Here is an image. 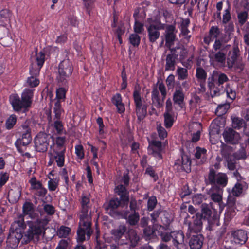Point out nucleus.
Returning a JSON list of instances; mask_svg holds the SVG:
<instances>
[{
    "instance_id": "nucleus-18",
    "label": "nucleus",
    "mask_w": 249,
    "mask_h": 249,
    "mask_svg": "<svg viewBox=\"0 0 249 249\" xmlns=\"http://www.w3.org/2000/svg\"><path fill=\"white\" fill-rule=\"evenodd\" d=\"M122 208L127 206L126 205H123L122 201L119 200L117 197H114L112 198L108 202L107 205L105 207L106 210L108 211V213L112 216H122V214L124 211L122 212L116 211V209L119 207Z\"/></svg>"
},
{
    "instance_id": "nucleus-61",
    "label": "nucleus",
    "mask_w": 249,
    "mask_h": 249,
    "mask_svg": "<svg viewBox=\"0 0 249 249\" xmlns=\"http://www.w3.org/2000/svg\"><path fill=\"white\" fill-rule=\"evenodd\" d=\"M151 226H148L143 228V235L147 237H150L152 235H154L155 232V230L154 229L153 227Z\"/></svg>"
},
{
    "instance_id": "nucleus-19",
    "label": "nucleus",
    "mask_w": 249,
    "mask_h": 249,
    "mask_svg": "<svg viewBox=\"0 0 249 249\" xmlns=\"http://www.w3.org/2000/svg\"><path fill=\"white\" fill-rule=\"evenodd\" d=\"M223 136L226 143L232 145L238 143L241 139L239 133L232 128H226L223 133Z\"/></svg>"
},
{
    "instance_id": "nucleus-59",
    "label": "nucleus",
    "mask_w": 249,
    "mask_h": 249,
    "mask_svg": "<svg viewBox=\"0 0 249 249\" xmlns=\"http://www.w3.org/2000/svg\"><path fill=\"white\" fill-rule=\"evenodd\" d=\"M157 204V200L155 196H152L148 198L147 201V210L153 211Z\"/></svg>"
},
{
    "instance_id": "nucleus-52",
    "label": "nucleus",
    "mask_w": 249,
    "mask_h": 249,
    "mask_svg": "<svg viewBox=\"0 0 249 249\" xmlns=\"http://www.w3.org/2000/svg\"><path fill=\"white\" fill-rule=\"evenodd\" d=\"M129 40L134 47H138L140 43L141 37L137 34H132L129 36Z\"/></svg>"
},
{
    "instance_id": "nucleus-38",
    "label": "nucleus",
    "mask_w": 249,
    "mask_h": 249,
    "mask_svg": "<svg viewBox=\"0 0 249 249\" xmlns=\"http://www.w3.org/2000/svg\"><path fill=\"white\" fill-rule=\"evenodd\" d=\"M246 125V123L243 119L237 117L232 118V126L233 128L239 130L244 127L245 129Z\"/></svg>"
},
{
    "instance_id": "nucleus-39",
    "label": "nucleus",
    "mask_w": 249,
    "mask_h": 249,
    "mask_svg": "<svg viewBox=\"0 0 249 249\" xmlns=\"http://www.w3.org/2000/svg\"><path fill=\"white\" fill-rule=\"evenodd\" d=\"M173 99L175 104L180 106L183 104L184 99V95L182 89L176 90L173 94Z\"/></svg>"
},
{
    "instance_id": "nucleus-53",
    "label": "nucleus",
    "mask_w": 249,
    "mask_h": 249,
    "mask_svg": "<svg viewBox=\"0 0 249 249\" xmlns=\"http://www.w3.org/2000/svg\"><path fill=\"white\" fill-rule=\"evenodd\" d=\"M22 209L24 214H31L34 211V205L30 202H26L23 204Z\"/></svg>"
},
{
    "instance_id": "nucleus-33",
    "label": "nucleus",
    "mask_w": 249,
    "mask_h": 249,
    "mask_svg": "<svg viewBox=\"0 0 249 249\" xmlns=\"http://www.w3.org/2000/svg\"><path fill=\"white\" fill-rule=\"evenodd\" d=\"M111 101L112 103L116 107L117 111L119 113H121L124 112V105L122 103V96L120 94L117 93L114 95L112 97Z\"/></svg>"
},
{
    "instance_id": "nucleus-48",
    "label": "nucleus",
    "mask_w": 249,
    "mask_h": 249,
    "mask_svg": "<svg viewBox=\"0 0 249 249\" xmlns=\"http://www.w3.org/2000/svg\"><path fill=\"white\" fill-rule=\"evenodd\" d=\"M66 90L64 88H59L56 90V98L57 99L56 101L57 102L58 101L59 102V104L61 105V100H62L63 101H64L66 98Z\"/></svg>"
},
{
    "instance_id": "nucleus-20",
    "label": "nucleus",
    "mask_w": 249,
    "mask_h": 249,
    "mask_svg": "<svg viewBox=\"0 0 249 249\" xmlns=\"http://www.w3.org/2000/svg\"><path fill=\"white\" fill-rule=\"evenodd\" d=\"M23 237V234L21 231H18L10 229V232L7 239V246L14 249L16 248L19 243L20 240Z\"/></svg>"
},
{
    "instance_id": "nucleus-34",
    "label": "nucleus",
    "mask_w": 249,
    "mask_h": 249,
    "mask_svg": "<svg viewBox=\"0 0 249 249\" xmlns=\"http://www.w3.org/2000/svg\"><path fill=\"white\" fill-rule=\"evenodd\" d=\"M227 50L226 49H222L220 51L216 52L212 51L211 55H213V60L219 63H224L226 60V56Z\"/></svg>"
},
{
    "instance_id": "nucleus-43",
    "label": "nucleus",
    "mask_w": 249,
    "mask_h": 249,
    "mask_svg": "<svg viewBox=\"0 0 249 249\" xmlns=\"http://www.w3.org/2000/svg\"><path fill=\"white\" fill-rule=\"evenodd\" d=\"M231 155L238 160H245L248 157L246 149L243 146H242L239 150L231 154Z\"/></svg>"
},
{
    "instance_id": "nucleus-11",
    "label": "nucleus",
    "mask_w": 249,
    "mask_h": 249,
    "mask_svg": "<svg viewBox=\"0 0 249 249\" xmlns=\"http://www.w3.org/2000/svg\"><path fill=\"white\" fill-rule=\"evenodd\" d=\"M127 228L125 225L121 224L116 228L111 230L110 233L113 240L119 244V245H124L127 244V239L123 237L127 234Z\"/></svg>"
},
{
    "instance_id": "nucleus-3",
    "label": "nucleus",
    "mask_w": 249,
    "mask_h": 249,
    "mask_svg": "<svg viewBox=\"0 0 249 249\" xmlns=\"http://www.w3.org/2000/svg\"><path fill=\"white\" fill-rule=\"evenodd\" d=\"M33 97V90L26 89L21 94V97L17 94L10 96V102L15 111L25 113L31 106Z\"/></svg>"
},
{
    "instance_id": "nucleus-32",
    "label": "nucleus",
    "mask_w": 249,
    "mask_h": 249,
    "mask_svg": "<svg viewBox=\"0 0 249 249\" xmlns=\"http://www.w3.org/2000/svg\"><path fill=\"white\" fill-rule=\"evenodd\" d=\"M26 225L24 220V217L22 215H20L18 217V219L15 221L11 225L10 229L12 230H14L19 232V231H21L22 233L23 230L26 228Z\"/></svg>"
},
{
    "instance_id": "nucleus-24",
    "label": "nucleus",
    "mask_w": 249,
    "mask_h": 249,
    "mask_svg": "<svg viewBox=\"0 0 249 249\" xmlns=\"http://www.w3.org/2000/svg\"><path fill=\"white\" fill-rule=\"evenodd\" d=\"M191 159L187 155H183L181 157V160H176L174 166L177 167L179 171L181 169L186 173H190L191 171Z\"/></svg>"
},
{
    "instance_id": "nucleus-55",
    "label": "nucleus",
    "mask_w": 249,
    "mask_h": 249,
    "mask_svg": "<svg viewBox=\"0 0 249 249\" xmlns=\"http://www.w3.org/2000/svg\"><path fill=\"white\" fill-rule=\"evenodd\" d=\"M227 3L229 5V6L227 9H226L224 11V13L223 15V18H222V23L223 24H226L229 22V21L231 19V8L230 6V3L228 0L227 1Z\"/></svg>"
},
{
    "instance_id": "nucleus-35",
    "label": "nucleus",
    "mask_w": 249,
    "mask_h": 249,
    "mask_svg": "<svg viewBox=\"0 0 249 249\" xmlns=\"http://www.w3.org/2000/svg\"><path fill=\"white\" fill-rule=\"evenodd\" d=\"M65 151V148H63L60 151L57 150H53V158L55 160L57 165L59 167H62L64 165Z\"/></svg>"
},
{
    "instance_id": "nucleus-1",
    "label": "nucleus",
    "mask_w": 249,
    "mask_h": 249,
    "mask_svg": "<svg viewBox=\"0 0 249 249\" xmlns=\"http://www.w3.org/2000/svg\"><path fill=\"white\" fill-rule=\"evenodd\" d=\"M140 207L135 198H131L129 209L124 211L122 217L125 219L126 223L131 226H135L139 224L141 228L148 226L149 218L142 217L140 219L139 211Z\"/></svg>"
},
{
    "instance_id": "nucleus-64",
    "label": "nucleus",
    "mask_w": 249,
    "mask_h": 249,
    "mask_svg": "<svg viewBox=\"0 0 249 249\" xmlns=\"http://www.w3.org/2000/svg\"><path fill=\"white\" fill-rule=\"evenodd\" d=\"M134 30L135 34H142L144 31L143 24L136 19Z\"/></svg>"
},
{
    "instance_id": "nucleus-12",
    "label": "nucleus",
    "mask_w": 249,
    "mask_h": 249,
    "mask_svg": "<svg viewBox=\"0 0 249 249\" xmlns=\"http://www.w3.org/2000/svg\"><path fill=\"white\" fill-rule=\"evenodd\" d=\"M81 212L80 214V219H81L82 225H84L85 223L89 222L91 220V213H88L90 208V199L89 198L84 195L82 196L81 201Z\"/></svg>"
},
{
    "instance_id": "nucleus-5",
    "label": "nucleus",
    "mask_w": 249,
    "mask_h": 249,
    "mask_svg": "<svg viewBox=\"0 0 249 249\" xmlns=\"http://www.w3.org/2000/svg\"><path fill=\"white\" fill-rule=\"evenodd\" d=\"M141 87L139 84L135 86L133 97L135 107V112L140 123L147 115V105L143 102L140 95Z\"/></svg>"
},
{
    "instance_id": "nucleus-21",
    "label": "nucleus",
    "mask_w": 249,
    "mask_h": 249,
    "mask_svg": "<svg viewBox=\"0 0 249 249\" xmlns=\"http://www.w3.org/2000/svg\"><path fill=\"white\" fill-rule=\"evenodd\" d=\"M162 150L161 142L156 140L149 141L148 150L149 154L152 155L156 158L162 159V156L161 154Z\"/></svg>"
},
{
    "instance_id": "nucleus-47",
    "label": "nucleus",
    "mask_w": 249,
    "mask_h": 249,
    "mask_svg": "<svg viewBox=\"0 0 249 249\" xmlns=\"http://www.w3.org/2000/svg\"><path fill=\"white\" fill-rule=\"evenodd\" d=\"M236 196H234L233 195H229L228 196L227 203L225 205H226L227 208L236 209Z\"/></svg>"
},
{
    "instance_id": "nucleus-50",
    "label": "nucleus",
    "mask_w": 249,
    "mask_h": 249,
    "mask_svg": "<svg viewBox=\"0 0 249 249\" xmlns=\"http://www.w3.org/2000/svg\"><path fill=\"white\" fill-rule=\"evenodd\" d=\"M236 209L227 208L226 212L225 213V223L230 221L236 215Z\"/></svg>"
},
{
    "instance_id": "nucleus-28",
    "label": "nucleus",
    "mask_w": 249,
    "mask_h": 249,
    "mask_svg": "<svg viewBox=\"0 0 249 249\" xmlns=\"http://www.w3.org/2000/svg\"><path fill=\"white\" fill-rule=\"evenodd\" d=\"M220 30L218 26H212L209 31L208 35L205 36L204 37V42L208 45H209L214 38L217 39V38L220 35Z\"/></svg>"
},
{
    "instance_id": "nucleus-49",
    "label": "nucleus",
    "mask_w": 249,
    "mask_h": 249,
    "mask_svg": "<svg viewBox=\"0 0 249 249\" xmlns=\"http://www.w3.org/2000/svg\"><path fill=\"white\" fill-rule=\"evenodd\" d=\"M217 83L219 86L222 85L224 83L229 81L228 76L223 73L216 71Z\"/></svg>"
},
{
    "instance_id": "nucleus-45",
    "label": "nucleus",
    "mask_w": 249,
    "mask_h": 249,
    "mask_svg": "<svg viewBox=\"0 0 249 249\" xmlns=\"http://www.w3.org/2000/svg\"><path fill=\"white\" fill-rule=\"evenodd\" d=\"M229 39L227 40H223L220 39H216L213 47V51L216 52V51H220L222 49H226V46L222 43V41L224 40V42H227Z\"/></svg>"
},
{
    "instance_id": "nucleus-2",
    "label": "nucleus",
    "mask_w": 249,
    "mask_h": 249,
    "mask_svg": "<svg viewBox=\"0 0 249 249\" xmlns=\"http://www.w3.org/2000/svg\"><path fill=\"white\" fill-rule=\"evenodd\" d=\"M50 219L46 217L43 219H37L35 221H28L29 228L25 234L24 240L26 243L31 241L38 242L40 237L45 234L46 226Z\"/></svg>"
},
{
    "instance_id": "nucleus-31",
    "label": "nucleus",
    "mask_w": 249,
    "mask_h": 249,
    "mask_svg": "<svg viewBox=\"0 0 249 249\" xmlns=\"http://www.w3.org/2000/svg\"><path fill=\"white\" fill-rule=\"evenodd\" d=\"M151 93V100L153 104L158 108L162 107L165 98H163V96H161V98H160L159 90L157 88H154Z\"/></svg>"
},
{
    "instance_id": "nucleus-17",
    "label": "nucleus",
    "mask_w": 249,
    "mask_h": 249,
    "mask_svg": "<svg viewBox=\"0 0 249 249\" xmlns=\"http://www.w3.org/2000/svg\"><path fill=\"white\" fill-rule=\"evenodd\" d=\"M177 30L175 25H167L165 27L164 36L165 46L168 48H173L172 46L174 44L176 39V33Z\"/></svg>"
},
{
    "instance_id": "nucleus-51",
    "label": "nucleus",
    "mask_w": 249,
    "mask_h": 249,
    "mask_svg": "<svg viewBox=\"0 0 249 249\" xmlns=\"http://www.w3.org/2000/svg\"><path fill=\"white\" fill-rule=\"evenodd\" d=\"M196 77L198 80L205 81L207 78V73L201 67H198L196 70Z\"/></svg>"
},
{
    "instance_id": "nucleus-8",
    "label": "nucleus",
    "mask_w": 249,
    "mask_h": 249,
    "mask_svg": "<svg viewBox=\"0 0 249 249\" xmlns=\"http://www.w3.org/2000/svg\"><path fill=\"white\" fill-rule=\"evenodd\" d=\"M53 136L44 132H39L34 139L35 146L39 152H45L47 151Z\"/></svg>"
},
{
    "instance_id": "nucleus-30",
    "label": "nucleus",
    "mask_w": 249,
    "mask_h": 249,
    "mask_svg": "<svg viewBox=\"0 0 249 249\" xmlns=\"http://www.w3.org/2000/svg\"><path fill=\"white\" fill-rule=\"evenodd\" d=\"M240 50L237 46L233 47L231 55L227 59V65L229 68L231 69L234 66L235 62L240 59Z\"/></svg>"
},
{
    "instance_id": "nucleus-62",
    "label": "nucleus",
    "mask_w": 249,
    "mask_h": 249,
    "mask_svg": "<svg viewBox=\"0 0 249 249\" xmlns=\"http://www.w3.org/2000/svg\"><path fill=\"white\" fill-rule=\"evenodd\" d=\"M41 68V67H39V66L36 67V64L32 63L30 69L31 76L37 77L39 74Z\"/></svg>"
},
{
    "instance_id": "nucleus-56",
    "label": "nucleus",
    "mask_w": 249,
    "mask_h": 249,
    "mask_svg": "<svg viewBox=\"0 0 249 249\" xmlns=\"http://www.w3.org/2000/svg\"><path fill=\"white\" fill-rule=\"evenodd\" d=\"M179 80L186 79L188 77V71L186 69L179 67L177 70Z\"/></svg>"
},
{
    "instance_id": "nucleus-7",
    "label": "nucleus",
    "mask_w": 249,
    "mask_h": 249,
    "mask_svg": "<svg viewBox=\"0 0 249 249\" xmlns=\"http://www.w3.org/2000/svg\"><path fill=\"white\" fill-rule=\"evenodd\" d=\"M29 124V122L26 121L21 125L20 133L21 134V138L17 139L15 143L18 151L21 153L24 151L22 147H26L32 142L31 129Z\"/></svg>"
},
{
    "instance_id": "nucleus-36",
    "label": "nucleus",
    "mask_w": 249,
    "mask_h": 249,
    "mask_svg": "<svg viewBox=\"0 0 249 249\" xmlns=\"http://www.w3.org/2000/svg\"><path fill=\"white\" fill-rule=\"evenodd\" d=\"M201 213H200V216L202 217L203 219L207 220L210 221L212 219V212L210 208V206L204 203L201 205Z\"/></svg>"
},
{
    "instance_id": "nucleus-58",
    "label": "nucleus",
    "mask_w": 249,
    "mask_h": 249,
    "mask_svg": "<svg viewBox=\"0 0 249 249\" xmlns=\"http://www.w3.org/2000/svg\"><path fill=\"white\" fill-rule=\"evenodd\" d=\"M17 121V117L15 115H11L7 120L6 122V127L7 129H10L12 128L15 124Z\"/></svg>"
},
{
    "instance_id": "nucleus-23",
    "label": "nucleus",
    "mask_w": 249,
    "mask_h": 249,
    "mask_svg": "<svg viewBox=\"0 0 249 249\" xmlns=\"http://www.w3.org/2000/svg\"><path fill=\"white\" fill-rule=\"evenodd\" d=\"M115 193L119 196V200L122 201L123 205L128 206L130 203L129 193L127 191L125 186L122 184L119 185L114 189Z\"/></svg>"
},
{
    "instance_id": "nucleus-29",
    "label": "nucleus",
    "mask_w": 249,
    "mask_h": 249,
    "mask_svg": "<svg viewBox=\"0 0 249 249\" xmlns=\"http://www.w3.org/2000/svg\"><path fill=\"white\" fill-rule=\"evenodd\" d=\"M232 235L233 241L236 244H244L248 239L246 231L242 230H238L232 232Z\"/></svg>"
},
{
    "instance_id": "nucleus-25",
    "label": "nucleus",
    "mask_w": 249,
    "mask_h": 249,
    "mask_svg": "<svg viewBox=\"0 0 249 249\" xmlns=\"http://www.w3.org/2000/svg\"><path fill=\"white\" fill-rule=\"evenodd\" d=\"M172 243L177 249H185L184 234L182 231H173Z\"/></svg>"
},
{
    "instance_id": "nucleus-6",
    "label": "nucleus",
    "mask_w": 249,
    "mask_h": 249,
    "mask_svg": "<svg viewBox=\"0 0 249 249\" xmlns=\"http://www.w3.org/2000/svg\"><path fill=\"white\" fill-rule=\"evenodd\" d=\"M73 68L71 62L69 59H65L61 62L58 66L57 81L61 85H66L71 75Z\"/></svg>"
},
{
    "instance_id": "nucleus-57",
    "label": "nucleus",
    "mask_w": 249,
    "mask_h": 249,
    "mask_svg": "<svg viewBox=\"0 0 249 249\" xmlns=\"http://www.w3.org/2000/svg\"><path fill=\"white\" fill-rule=\"evenodd\" d=\"M70 242L69 239H62L59 241L55 249H70Z\"/></svg>"
},
{
    "instance_id": "nucleus-54",
    "label": "nucleus",
    "mask_w": 249,
    "mask_h": 249,
    "mask_svg": "<svg viewBox=\"0 0 249 249\" xmlns=\"http://www.w3.org/2000/svg\"><path fill=\"white\" fill-rule=\"evenodd\" d=\"M35 61L36 62V65L39 67H42L45 61V54L40 51L39 53H36L35 56Z\"/></svg>"
},
{
    "instance_id": "nucleus-4",
    "label": "nucleus",
    "mask_w": 249,
    "mask_h": 249,
    "mask_svg": "<svg viewBox=\"0 0 249 249\" xmlns=\"http://www.w3.org/2000/svg\"><path fill=\"white\" fill-rule=\"evenodd\" d=\"M228 177L226 173H217L213 167H210L207 178L205 179L206 185H211L213 191L222 192V189L228 184Z\"/></svg>"
},
{
    "instance_id": "nucleus-44",
    "label": "nucleus",
    "mask_w": 249,
    "mask_h": 249,
    "mask_svg": "<svg viewBox=\"0 0 249 249\" xmlns=\"http://www.w3.org/2000/svg\"><path fill=\"white\" fill-rule=\"evenodd\" d=\"M230 107V104L225 103L219 105L215 110V113L217 116H222L226 114Z\"/></svg>"
},
{
    "instance_id": "nucleus-22",
    "label": "nucleus",
    "mask_w": 249,
    "mask_h": 249,
    "mask_svg": "<svg viewBox=\"0 0 249 249\" xmlns=\"http://www.w3.org/2000/svg\"><path fill=\"white\" fill-rule=\"evenodd\" d=\"M125 239H127V244L124 245H128L129 249H133L138 245L140 241V237L135 230L131 229L128 231L125 235Z\"/></svg>"
},
{
    "instance_id": "nucleus-16",
    "label": "nucleus",
    "mask_w": 249,
    "mask_h": 249,
    "mask_svg": "<svg viewBox=\"0 0 249 249\" xmlns=\"http://www.w3.org/2000/svg\"><path fill=\"white\" fill-rule=\"evenodd\" d=\"M81 221L80 219L79 223V228L77 231L78 242H83L85 240V234L87 235L88 239L90 238L92 233V230L91 228V220L89 222L85 223L84 225L81 223Z\"/></svg>"
},
{
    "instance_id": "nucleus-27",
    "label": "nucleus",
    "mask_w": 249,
    "mask_h": 249,
    "mask_svg": "<svg viewBox=\"0 0 249 249\" xmlns=\"http://www.w3.org/2000/svg\"><path fill=\"white\" fill-rule=\"evenodd\" d=\"M195 233L190 237L189 246L191 249H200L203 243L204 237L201 234Z\"/></svg>"
},
{
    "instance_id": "nucleus-42",
    "label": "nucleus",
    "mask_w": 249,
    "mask_h": 249,
    "mask_svg": "<svg viewBox=\"0 0 249 249\" xmlns=\"http://www.w3.org/2000/svg\"><path fill=\"white\" fill-rule=\"evenodd\" d=\"M164 119V126L166 128H171L174 122V113L164 112L163 114Z\"/></svg>"
},
{
    "instance_id": "nucleus-15",
    "label": "nucleus",
    "mask_w": 249,
    "mask_h": 249,
    "mask_svg": "<svg viewBox=\"0 0 249 249\" xmlns=\"http://www.w3.org/2000/svg\"><path fill=\"white\" fill-rule=\"evenodd\" d=\"M178 48L175 47L173 48L168 49L170 53L166 55L165 71H174L176 65V61L178 56V53L177 49Z\"/></svg>"
},
{
    "instance_id": "nucleus-40",
    "label": "nucleus",
    "mask_w": 249,
    "mask_h": 249,
    "mask_svg": "<svg viewBox=\"0 0 249 249\" xmlns=\"http://www.w3.org/2000/svg\"><path fill=\"white\" fill-rule=\"evenodd\" d=\"M211 190L213 191V190L211 189L209 194L210 195L212 200L214 202L218 203L220 208L224 207L225 206V204L222 202V196L220 194L221 192L215 191V192L211 193Z\"/></svg>"
},
{
    "instance_id": "nucleus-41",
    "label": "nucleus",
    "mask_w": 249,
    "mask_h": 249,
    "mask_svg": "<svg viewBox=\"0 0 249 249\" xmlns=\"http://www.w3.org/2000/svg\"><path fill=\"white\" fill-rule=\"evenodd\" d=\"M238 23L240 26L244 25L247 21L248 18V11H241L237 12Z\"/></svg>"
},
{
    "instance_id": "nucleus-10",
    "label": "nucleus",
    "mask_w": 249,
    "mask_h": 249,
    "mask_svg": "<svg viewBox=\"0 0 249 249\" xmlns=\"http://www.w3.org/2000/svg\"><path fill=\"white\" fill-rule=\"evenodd\" d=\"M151 221L153 225H155L157 218L160 216L161 223L166 227L169 226L173 221V217L168 212L161 210L160 208L154 211L151 214Z\"/></svg>"
},
{
    "instance_id": "nucleus-63",
    "label": "nucleus",
    "mask_w": 249,
    "mask_h": 249,
    "mask_svg": "<svg viewBox=\"0 0 249 249\" xmlns=\"http://www.w3.org/2000/svg\"><path fill=\"white\" fill-rule=\"evenodd\" d=\"M160 236L161 241L164 242L170 241L173 237V231L171 232H161Z\"/></svg>"
},
{
    "instance_id": "nucleus-37",
    "label": "nucleus",
    "mask_w": 249,
    "mask_h": 249,
    "mask_svg": "<svg viewBox=\"0 0 249 249\" xmlns=\"http://www.w3.org/2000/svg\"><path fill=\"white\" fill-rule=\"evenodd\" d=\"M247 187L245 182H237L232 189V194L236 196H239L243 192V190Z\"/></svg>"
},
{
    "instance_id": "nucleus-13",
    "label": "nucleus",
    "mask_w": 249,
    "mask_h": 249,
    "mask_svg": "<svg viewBox=\"0 0 249 249\" xmlns=\"http://www.w3.org/2000/svg\"><path fill=\"white\" fill-rule=\"evenodd\" d=\"M53 112L55 114L54 117L53 118L54 127L55 128L57 134H61L64 129L63 124L62 121L61 120L62 118L61 115L62 113L64 112V110L58 101L54 104Z\"/></svg>"
},
{
    "instance_id": "nucleus-26",
    "label": "nucleus",
    "mask_w": 249,
    "mask_h": 249,
    "mask_svg": "<svg viewBox=\"0 0 249 249\" xmlns=\"http://www.w3.org/2000/svg\"><path fill=\"white\" fill-rule=\"evenodd\" d=\"M193 218V222L189 224L188 229L191 232L198 233L202 230L203 218L200 216V213L198 212L196 213Z\"/></svg>"
},
{
    "instance_id": "nucleus-9",
    "label": "nucleus",
    "mask_w": 249,
    "mask_h": 249,
    "mask_svg": "<svg viewBox=\"0 0 249 249\" xmlns=\"http://www.w3.org/2000/svg\"><path fill=\"white\" fill-rule=\"evenodd\" d=\"M231 148L226 144L223 145L220 150V153L224 159L226 163V166L230 171H234L240 166L237 160L231 154L229 153V149Z\"/></svg>"
},
{
    "instance_id": "nucleus-14",
    "label": "nucleus",
    "mask_w": 249,
    "mask_h": 249,
    "mask_svg": "<svg viewBox=\"0 0 249 249\" xmlns=\"http://www.w3.org/2000/svg\"><path fill=\"white\" fill-rule=\"evenodd\" d=\"M147 30L148 38L151 43H154L156 42L160 36V30L164 29V24H150L149 25H146Z\"/></svg>"
},
{
    "instance_id": "nucleus-46",
    "label": "nucleus",
    "mask_w": 249,
    "mask_h": 249,
    "mask_svg": "<svg viewBox=\"0 0 249 249\" xmlns=\"http://www.w3.org/2000/svg\"><path fill=\"white\" fill-rule=\"evenodd\" d=\"M71 231V229L65 226H61L57 231V235L60 238H66Z\"/></svg>"
},
{
    "instance_id": "nucleus-60",
    "label": "nucleus",
    "mask_w": 249,
    "mask_h": 249,
    "mask_svg": "<svg viewBox=\"0 0 249 249\" xmlns=\"http://www.w3.org/2000/svg\"><path fill=\"white\" fill-rule=\"evenodd\" d=\"M208 86L209 89H211L212 87L214 85H217L216 71H213L212 75L208 78Z\"/></svg>"
}]
</instances>
